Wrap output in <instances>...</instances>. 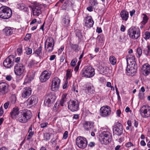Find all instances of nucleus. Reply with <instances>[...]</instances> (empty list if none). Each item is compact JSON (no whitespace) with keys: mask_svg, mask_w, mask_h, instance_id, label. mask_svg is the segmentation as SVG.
<instances>
[{"mask_svg":"<svg viewBox=\"0 0 150 150\" xmlns=\"http://www.w3.org/2000/svg\"><path fill=\"white\" fill-rule=\"evenodd\" d=\"M10 114L12 119H16L20 122L23 123H26L32 117L30 110L26 109L19 110L17 106L13 108Z\"/></svg>","mask_w":150,"mask_h":150,"instance_id":"obj_1","label":"nucleus"},{"mask_svg":"<svg viewBox=\"0 0 150 150\" xmlns=\"http://www.w3.org/2000/svg\"><path fill=\"white\" fill-rule=\"evenodd\" d=\"M12 15L11 9L6 6H1L0 7V17L4 19H8Z\"/></svg>","mask_w":150,"mask_h":150,"instance_id":"obj_2","label":"nucleus"},{"mask_svg":"<svg viewBox=\"0 0 150 150\" xmlns=\"http://www.w3.org/2000/svg\"><path fill=\"white\" fill-rule=\"evenodd\" d=\"M128 34L131 39H137L140 36V32L139 28L135 27L130 28L128 31Z\"/></svg>","mask_w":150,"mask_h":150,"instance_id":"obj_3","label":"nucleus"},{"mask_svg":"<svg viewBox=\"0 0 150 150\" xmlns=\"http://www.w3.org/2000/svg\"><path fill=\"white\" fill-rule=\"evenodd\" d=\"M95 74V70L91 66L85 67L82 70V77L91 78Z\"/></svg>","mask_w":150,"mask_h":150,"instance_id":"obj_4","label":"nucleus"},{"mask_svg":"<svg viewBox=\"0 0 150 150\" xmlns=\"http://www.w3.org/2000/svg\"><path fill=\"white\" fill-rule=\"evenodd\" d=\"M76 145L79 148L84 149L87 146L88 142L86 138L81 137H77L76 140Z\"/></svg>","mask_w":150,"mask_h":150,"instance_id":"obj_5","label":"nucleus"},{"mask_svg":"<svg viewBox=\"0 0 150 150\" xmlns=\"http://www.w3.org/2000/svg\"><path fill=\"white\" fill-rule=\"evenodd\" d=\"M139 112L141 116L143 118L150 117V107L147 105H144L141 107Z\"/></svg>","mask_w":150,"mask_h":150,"instance_id":"obj_6","label":"nucleus"},{"mask_svg":"<svg viewBox=\"0 0 150 150\" xmlns=\"http://www.w3.org/2000/svg\"><path fill=\"white\" fill-rule=\"evenodd\" d=\"M54 42L52 38H49L45 42V48L46 52L50 53L52 52L54 48Z\"/></svg>","mask_w":150,"mask_h":150,"instance_id":"obj_7","label":"nucleus"},{"mask_svg":"<svg viewBox=\"0 0 150 150\" xmlns=\"http://www.w3.org/2000/svg\"><path fill=\"white\" fill-rule=\"evenodd\" d=\"M79 104L78 100H71L68 102V108L72 112L77 111L79 109Z\"/></svg>","mask_w":150,"mask_h":150,"instance_id":"obj_8","label":"nucleus"},{"mask_svg":"<svg viewBox=\"0 0 150 150\" xmlns=\"http://www.w3.org/2000/svg\"><path fill=\"white\" fill-rule=\"evenodd\" d=\"M14 72L17 75H23L26 72L25 66L22 64H16L15 67Z\"/></svg>","mask_w":150,"mask_h":150,"instance_id":"obj_9","label":"nucleus"},{"mask_svg":"<svg viewBox=\"0 0 150 150\" xmlns=\"http://www.w3.org/2000/svg\"><path fill=\"white\" fill-rule=\"evenodd\" d=\"M111 134L108 132L104 131L102 132L101 137L102 140L100 141L102 144H107L111 140Z\"/></svg>","mask_w":150,"mask_h":150,"instance_id":"obj_10","label":"nucleus"},{"mask_svg":"<svg viewBox=\"0 0 150 150\" xmlns=\"http://www.w3.org/2000/svg\"><path fill=\"white\" fill-rule=\"evenodd\" d=\"M111 109L108 105H104L101 107L100 110V115L103 117H108L111 113Z\"/></svg>","mask_w":150,"mask_h":150,"instance_id":"obj_11","label":"nucleus"},{"mask_svg":"<svg viewBox=\"0 0 150 150\" xmlns=\"http://www.w3.org/2000/svg\"><path fill=\"white\" fill-rule=\"evenodd\" d=\"M61 83V80L58 77L54 78L52 80L51 89L52 91H57L59 88Z\"/></svg>","mask_w":150,"mask_h":150,"instance_id":"obj_12","label":"nucleus"},{"mask_svg":"<svg viewBox=\"0 0 150 150\" xmlns=\"http://www.w3.org/2000/svg\"><path fill=\"white\" fill-rule=\"evenodd\" d=\"M37 98L35 96H31L25 101L24 103L25 106L28 108L34 105L37 102Z\"/></svg>","mask_w":150,"mask_h":150,"instance_id":"obj_13","label":"nucleus"},{"mask_svg":"<svg viewBox=\"0 0 150 150\" xmlns=\"http://www.w3.org/2000/svg\"><path fill=\"white\" fill-rule=\"evenodd\" d=\"M13 56L12 55H10L4 60L3 63L4 66L8 68L11 67L13 65Z\"/></svg>","mask_w":150,"mask_h":150,"instance_id":"obj_14","label":"nucleus"},{"mask_svg":"<svg viewBox=\"0 0 150 150\" xmlns=\"http://www.w3.org/2000/svg\"><path fill=\"white\" fill-rule=\"evenodd\" d=\"M56 99V96L52 94L47 95L44 100V104L46 105L54 102Z\"/></svg>","mask_w":150,"mask_h":150,"instance_id":"obj_15","label":"nucleus"},{"mask_svg":"<svg viewBox=\"0 0 150 150\" xmlns=\"http://www.w3.org/2000/svg\"><path fill=\"white\" fill-rule=\"evenodd\" d=\"M51 73L47 71H44L42 72L40 77V79L41 82H43L47 81L50 78Z\"/></svg>","mask_w":150,"mask_h":150,"instance_id":"obj_16","label":"nucleus"},{"mask_svg":"<svg viewBox=\"0 0 150 150\" xmlns=\"http://www.w3.org/2000/svg\"><path fill=\"white\" fill-rule=\"evenodd\" d=\"M94 122L92 121H85L83 124V127L84 130L86 131L92 130L94 126Z\"/></svg>","mask_w":150,"mask_h":150,"instance_id":"obj_17","label":"nucleus"},{"mask_svg":"<svg viewBox=\"0 0 150 150\" xmlns=\"http://www.w3.org/2000/svg\"><path fill=\"white\" fill-rule=\"evenodd\" d=\"M8 85L6 83L2 82L0 83V93L2 95L8 92Z\"/></svg>","mask_w":150,"mask_h":150,"instance_id":"obj_18","label":"nucleus"},{"mask_svg":"<svg viewBox=\"0 0 150 150\" xmlns=\"http://www.w3.org/2000/svg\"><path fill=\"white\" fill-rule=\"evenodd\" d=\"M113 132L118 136L121 135L123 132V127L122 124L117 122V124L116 127L113 129Z\"/></svg>","mask_w":150,"mask_h":150,"instance_id":"obj_19","label":"nucleus"},{"mask_svg":"<svg viewBox=\"0 0 150 150\" xmlns=\"http://www.w3.org/2000/svg\"><path fill=\"white\" fill-rule=\"evenodd\" d=\"M31 89L29 87L24 88L22 93V96L23 98H28L31 94Z\"/></svg>","mask_w":150,"mask_h":150,"instance_id":"obj_20","label":"nucleus"},{"mask_svg":"<svg viewBox=\"0 0 150 150\" xmlns=\"http://www.w3.org/2000/svg\"><path fill=\"white\" fill-rule=\"evenodd\" d=\"M142 72L145 76L148 75L150 73V65L148 64H144L142 68Z\"/></svg>","mask_w":150,"mask_h":150,"instance_id":"obj_21","label":"nucleus"},{"mask_svg":"<svg viewBox=\"0 0 150 150\" xmlns=\"http://www.w3.org/2000/svg\"><path fill=\"white\" fill-rule=\"evenodd\" d=\"M85 25L88 28H90L93 26L94 22L91 16H88L85 18Z\"/></svg>","mask_w":150,"mask_h":150,"instance_id":"obj_22","label":"nucleus"},{"mask_svg":"<svg viewBox=\"0 0 150 150\" xmlns=\"http://www.w3.org/2000/svg\"><path fill=\"white\" fill-rule=\"evenodd\" d=\"M41 7L40 6L35 5L32 8L33 14L34 16H39L41 13Z\"/></svg>","mask_w":150,"mask_h":150,"instance_id":"obj_23","label":"nucleus"},{"mask_svg":"<svg viewBox=\"0 0 150 150\" xmlns=\"http://www.w3.org/2000/svg\"><path fill=\"white\" fill-rule=\"evenodd\" d=\"M136 69L133 67H130V65H128L126 69V72L129 74V75H132L136 72Z\"/></svg>","mask_w":150,"mask_h":150,"instance_id":"obj_24","label":"nucleus"},{"mask_svg":"<svg viewBox=\"0 0 150 150\" xmlns=\"http://www.w3.org/2000/svg\"><path fill=\"white\" fill-rule=\"evenodd\" d=\"M121 17L123 20L126 21L129 17L128 12L125 11H122L120 13Z\"/></svg>","mask_w":150,"mask_h":150,"instance_id":"obj_25","label":"nucleus"},{"mask_svg":"<svg viewBox=\"0 0 150 150\" xmlns=\"http://www.w3.org/2000/svg\"><path fill=\"white\" fill-rule=\"evenodd\" d=\"M28 133V134L27 136V139L29 140L32 137L34 134V132L33 130V127L32 125L29 128Z\"/></svg>","mask_w":150,"mask_h":150,"instance_id":"obj_26","label":"nucleus"},{"mask_svg":"<svg viewBox=\"0 0 150 150\" xmlns=\"http://www.w3.org/2000/svg\"><path fill=\"white\" fill-rule=\"evenodd\" d=\"M34 75L33 74H28L27 75L24 81V83H28L34 79Z\"/></svg>","mask_w":150,"mask_h":150,"instance_id":"obj_27","label":"nucleus"},{"mask_svg":"<svg viewBox=\"0 0 150 150\" xmlns=\"http://www.w3.org/2000/svg\"><path fill=\"white\" fill-rule=\"evenodd\" d=\"M17 7L20 10H23L25 11H28V9L25 7V4L23 3L18 4H17Z\"/></svg>","mask_w":150,"mask_h":150,"instance_id":"obj_28","label":"nucleus"},{"mask_svg":"<svg viewBox=\"0 0 150 150\" xmlns=\"http://www.w3.org/2000/svg\"><path fill=\"white\" fill-rule=\"evenodd\" d=\"M42 47L40 46L35 51L33 54L37 57H41L42 54Z\"/></svg>","mask_w":150,"mask_h":150,"instance_id":"obj_29","label":"nucleus"},{"mask_svg":"<svg viewBox=\"0 0 150 150\" xmlns=\"http://www.w3.org/2000/svg\"><path fill=\"white\" fill-rule=\"evenodd\" d=\"M4 31L6 35H11L13 33L12 29L10 27H6L4 29Z\"/></svg>","mask_w":150,"mask_h":150,"instance_id":"obj_30","label":"nucleus"},{"mask_svg":"<svg viewBox=\"0 0 150 150\" xmlns=\"http://www.w3.org/2000/svg\"><path fill=\"white\" fill-rule=\"evenodd\" d=\"M73 70L70 69H68L67 71L66 74V80H68L70 79L72 76V72Z\"/></svg>","mask_w":150,"mask_h":150,"instance_id":"obj_31","label":"nucleus"},{"mask_svg":"<svg viewBox=\"0 0 150 150\" xmlns=\"http://www.w3.org/2000/svg\"><path fill=\"white\" fill-rule=\"evenodd\" d=\"M70 20L68 16H65L63 20V23L64 26H67L69 25L70 23Z\"/></svg>","mask_w":150,"mask_h":150,"instance_id":"obj_32","label":"nucleus"},{"mask_svg":"<svg viewBox=\"0 0 150 150\" xmlns=\"http://www.w3.org/2000/svg\"><path fill=\"white\" fill-rule=\"evenodd\" d=\"M142 16H143V20L141 22V23L142 24L144 25L147 23L149 18L146 14H142Z\"/></svg>","mask_w":150,"mask_h":150,"instance_id":"obj_33","label":"nucleus"},{"mask_svg":"<svg viewBox=\"0 0 150 150\" xmlns=\"http://www.w3.org/2000/svg\"><path fill=\"white\" fill-rule=\"evenodd\" d=\"M142 48L143 49H144L143 50V53H144L146 55H149V53L150 49L149 46H147L145 48H144V47L142 46Z\"/></svg>","mask_w":150,"mask_h":150,"instance_id":"obj_34","label":"nucleus"},{"mask_svg":"<svg viewBox=\"0 0 150 150\" xmlns=\"http://www.w3.org/2000/svg\"><path fill=\"white\" fill-rule=\"evenodd\" d=\"M135 59V57L134 56L132 55H131L129 56H128V57L127 58V64L128 62L132 63L134 61Z\"/></svg>","mask_w":150,"mask_h":150,"instance_id":"obj_35","label":"nucleus"},{"mask_svg":"<svg viewBox=\"0 0 150 150\" xmlns=\"http://www.w3.org/2000/svg\"><path fill=\"white\" fill-rule=\"evenodd\" d=\"M109 61L110 63L113 65H115L117 62V60L115 57L112 55L110 57Z\"/></svg>","mask_w":150,"mask_h":150,"instance_id":"obj_36","label":"nucleus"},{"mask_svg":"<svg viewBox=\"0 0 150 150\" xmlns=\"http://www.w3.org/2000/svg\"><path fill=\"white\" fill-rule=\"evenodd\" d=\"M37 62H36L34 60H31L28 63V67L30 68L33 67L35 65H36Z\"/></svg>","mask_w":150,"mask_h":150,"instance_id":"obj_37","label":"nucleus"},{"mask_svg":"<svg viewBox=\"0 0 150 150\" xmlns=\"http://www.w3.org/2000/svg\"><path fill=\"white\" fill-rule=\"evenodd\" d=\"M93 86L90 83H88L86 84V88L88 92L91 91L93 90Z\"/></svg>","mask_w":150,"mask_h":150,"instance_id":"obj_38","label":"nucleus"},{"mask_svg":"<svg viewBox=\"0 0 150 150\" xmlns=\"http://www.w3.org/2000/svg\"><path fill=\"white\" fill-rule=\"evenodd\" d=\"M71 47L72 49L74 50L76 52H77L79 51V46L77 45L72 44Z\"/></svg>","mask_w":150,"mask_h":150,"instance_id":"obj_39","label":"nucleus"},{"mask_svg":"<svg viewBox=\"0 0 150 150\" xmlns=\"http://www.w3.org/2000/svg\"><path fill=\"white\" fill-rule=\"evenodd\" d=\"M90 3L93 7L96 6L98 4L97 0H90Z\"/></svg>","mask_w":150,"mask_h":150,"instance_id":"obj_40","label":"nucleus"},{"mask_svg":"<svg viewBox=\"0 0 150 150\" xmlns=\"http://www.w3.org/2000/svg\"><path fill=\"white\" fill-rule=\"evenodd\" d=\"M50 134L46 133L44 134V139L46 140H49L50 139Z\"/></svg>","mask_w":150,"mask_h":150,"instance_id":"obj_41","label":"nucleus"},{"mask_svg":"<svg viewBox=\"0 0 150 150\" xmlns=\"http://www.w3.org/2000/svg\"><path fill=\"white\" fill-rule=\"evenodd\" d=\"M16 100V97L15 95H13L11 96L10 98V100L11 102L13 104L15 103Z\"/></svg>","mask_w":150,"mask_h":150,"instance_id":"obj_42","label":"nucleus"},{"mask_svg":"<svg viewBox=\"0 0 150 150\" xmlns=\"http://www.w3.org/2000/svg\"><path fill=\"white\" fill-rule=\"evenodd\" d=\"M145 37L144 38L145 39H148L150 37V33L148 31H146L144 33Z\"/></svg>","mask_w":150,"mask_h":150,"instance_id":"obj_43","label":"nucleus"},{"mask_svg":"<svg viewBox=\"0 0 150 150\" xmlns=\"http://www.w3.org/2000/svg\"><path fill=\"white\" fill-rule=\"evenodd\" d=\"M137 53L139 57H140L142 53V50L140 47H139L137 49Z\"/></svg>","mask_w":150,"mask_h":150,"instance_id":"obj_44","label":"nucleus"},{"mask_svg":"<svg viewBox=\"0 0 150 150\" xmlns=\"http://www.w3.org/2000/svg\"><path fill=\"white\" fill-rule=\"evenodd\" d=\"M97 39L99 42H101L103 40V35H99L97 38Z\"/></svg>","mask_w":150,"mask_h":150,"instance_id":"obj_45","label":"nucleus"},{"mask_svg":"<svg viewBox=\"0 0 150 150\" xmlns=\"http://www.w3.org/2000/svg\"><path fill=\"white\" fill-rule=\"evenodd\" d=\"M32 49L30 48H28L26 51V54L28 55L32 53Z\"/></svg>","mask_w":150,"mask_h":150,"instance_id":"obj_46","label":"nucleus"},{"mask_svg":"<svg viewBox=\"0 0 150 150\" xmlns=\"http://www.w3.org/2000/svg\"><path fill=\"white\" fill-rule=\"evenodd\" d=\"M68 132L67 131H66L64 133L63 135V138L64 139H66L68 137Z\"/></svg>","mask_w":150,"mask_h":150,"instance_id":"obj_47","label":"nucleus"},{"mask_svg":"<svg viewBox=\"0 0 150 150\" xmlns=\"http://www.w3.org/2000/svg\"><path fill=\"white\" fill-rule=\"evenodd\" d=\"M47 125V122H43L40 124V126L41 128H44L46 127Z\"/></svg>","mask_w":150,"mask_h":150,"instance_id":"obj_48","label":"nucleus"},{"mask_svg":"<svg viewBox=\"0 0 150 150\" xmlns=\"http://www.w3.org/2000/svg\"><path fill=\"white\" fill-rule=\"evenodd\" d=\"M31 37V35L30 34H27L25 36V40H29Z\"/></svg>","mask_w":150,"mask_h":150,"instance_id":"obj_49","label":"nucleus"},{"mask_svg":"<svg viewBox=\"0 0 150 150\" xmlns=\"http://www.w3.org/2000/svg\"><path fill=\"white\" fill-rule=\"evenodd\" d=\"M76 61L75 60H72L71 63V65L72 67H74L76 64Z\"/></svg>","mask_w":150,"mask_h":150,"instance_id":"obj_50","label":"nucleus"},{"mask_svg":"<svg viewBox=\"0 0 150 150\" xmlns=\"http://www.w3.org/2000/svg\"><path fill=\"white\" fill-rule=\"evenodd\" d=\"M9 104V102H8L5 103L4 105V108L6 109H7L8 108Z\"/></svg>","mask_w":150,"mask_h":150,"instance_id":"obj_51","label":"nucleus"},{"mask_svg":"<svg viewBox=\"0 0 150 150\" xmlns=\"http://www.w3.org/2000/svg\"><path fill=\"white\" fill-rule=\"evenodd\" d=\"M67 94L66 93L63 94L62 96L61 99L63 100H66V97L67 96Z\"/></svg>","mask_w":150,"mask_h":150,"instance_id":"obj_52","label":"nucleus"},{"mask_svg":"<svg viewBox=\"0 0 150 150\" xmlns=\"http://www.w3.org/2000/svg\"><path fill=\"white\" fill-rule=\"evenodd\" d=\"M133 144L131 142H128L126 144V146L128 147L133 146Z\"/></svg>","mask_w":150,"mask_h":150,"instance_id":"obj_53","label":"nucleus"},{"mask_svg":"<svg viewBox=\"0 0 150 150\" xmlns=\"http://www.w3.org/2000/svg\"><path fill=\"white\" fill-rule=\"evenodd\" d=\"M67 84L68 82L66 81L63 86V88L64 89H65L67 87Z\"/></svg>","mask_w":150,"mask_h":150,"instance_id":"obj_54","label":"nucleus"},{"mask_svg":"<svg viewBox=\"0 0 150 150\" xmlns=\"http://www.w3.org/2000/svg\"><path fill=\"white\" fill-rule=\"evenodd\" d=\"M12 77L10 75H8L6 76V79L8 81H10L12 79Z\"/></svg>","mask_w":150,"mask_h":150,"instance_id":"obj_55","label":"nucleus"},{"mask_svg":"<svg viewBox=\"0 0 150 150\" xmlns=\"http://www.w3.org/2000/svg\"><path fill=\"white\" fill-rule=\"evenodd\" d=\"M66 101V100H62L60 101V104L62 106H64V104L65 102Z\"/></svg>","mask_w":150,"mask_h":150,"instance_id":"obj_56","label":"nucleus"},{"mask_svg":"<svg viewBox=\"0 0 150 150\" xmlns=\"http://www.w3.org/2000/svg\"><path fill=\"white\" fill-rule=\"evenodd\" d=\"M125 26L123 25L121 26L120 28V30L122 32H124L125 31Z\"/></svg>","mask_w":150,"mask_h":150,"instance_id":"obj_57","label":"nucleus"},{"mask_svg":"<svg viewBox=\"0 0 150 150\" xmlns=\"http://www.w3.org/2000/svg\"><path fill=\"white\" fill-rule=\"evenodd\" d=\"M135 11L134 9H133L132 11H130V14L131 16H132L134 14Z\"/></svg>","mask_w":150,"mask_h":150,"instance_id":"obj_58","label":"nucleus"},{"mask_svg":"<svg viewBox=\"0 0 150 150\" xmlns=\"http://www.w3.org/2000/svg\"><path fill=\"white\" fill-rule=\"evenodd\" d=\"M95 143L94 142H91L89 143L88 146L91 147H92L95 146Z\"/></svg>","mask_w":150,"mask_h":150,"instance_id":"obj_59","label":"nucleus"},{"mask_svg":"<svg viewBox=\"0 0 150 150\" xmlns=\"http://www.w3.org/2000/svg\"><path fill=\"white\" fill-rule=\"evenodd\" d=\"M56 57V55H52L50 56V60H53Z\"/></svg>","mask_w":150,"mask_h":150,"instance_id":"obj_60","label":"nucleus"},{"mask_svg":"<svg viewBox=\"0 0 150 150\" xmlns=\"http://www.w3.org/2000/svg\"><path fill=\"white\" fill-rule=\"evenodd\" d=\"M79 118V115L78 114L74 115L73 117V118L75 120L78 119Z\"/></svg>","mask_w":150,"mask_h":150,"instance_id":"obj_61","label":"nucleus"},{"mask_svg":"<svg viewBox=\"0 0 150 150\" xmlns=\"http://www.w3.org/2000/svg\"><path fill=\"white\" fill-rule=\"evenodd\" d=\"M96 31L98 33H100L102 32L101 28L99 27H97L96 30Z\"/></svg>","mask_w":150,"mask_h":150,"instance_id":"obj_62","label":"nucleus"},{"mask_svg":"<svg viewBox=\"0 0 150 150\" xmlns=\"http://www.w3.org/2000/svg\"><path fill=\"white\" fill-rule=\"evenodd\" d=\"M121 112L120 110H117L116 111V114H117V115L119 116L120 117V115L121 114Z\"/></svg>","mask_w":150,"mask_h":150,"instance_id":"obj_63","label":"nucleus"},{"mask_svg":"<svg viewBox=\"0 0 150 150\" xmlns=\"http://www.w3.org/2000/svg\"><path fill=\"white\" fill-rule=\"evenodd\" d=\"M140 144L142 146H144L146 145V144L144 141L142 140L140 142Z\"/></svg>","mask_w":150,"mask_h":150,"instance_id":"obj_64","label":"nucleus"}]
</instances>
